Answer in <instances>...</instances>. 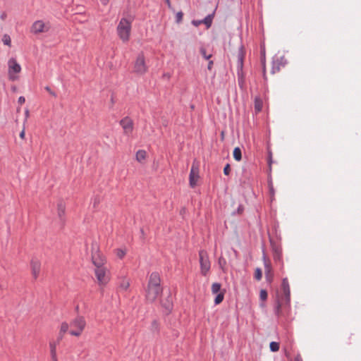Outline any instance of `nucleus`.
Masks as SVG:
<instances>
[{
    "mask_svg": "<svg viewBox=\"0 0 361 361\" xmlns=\"http://www.w3.org/2000/svg\"><path fill=\"white\" fill-rule=\"evenodd\" d=\"M40 268H41V264L38 260L32 259L31 261L32 274L34 279H36L38 277L39 272H40Z\"/></svg>",
    "mask_w": 361,
    "mask_h": 361,
    "instance_id": "a211bd4d",
    "label": "nucleus"
},
{
    "mask_svg": "<svg viewBox=\"0 0 361 361\" xmlns=\"http://www.w3.org/2000/svg\"><path fill=\"white\" fill-rule=\"evenodd\" d=\"M50 30V25L49 23H44L42 20H38L35 21L31 27L30 32L34 35H39L43 32H47Z\"/></svg>",
    "mask_w": 361,
    "mask_h": 361,
    "instance_id": "1a4fd4ad",
    "label": "nucleus"
},
{
    "mask_svg": "<svg viewBox=\"0 0 361 361\" xmlns=\"http://www.w3.org/2000/svg\"><path fill=\"white\" fill-rule=\"evenodd\" d=\"M191 23L195 26L198 27L200 25L203 24L202 20H192Z\"/></svg>",
    "mask_w": 361,
    "mask_h": 361,
    "instance_id": "37998d69",
    "label": "nucleus"
},
{
    "mask_svg": "<svg viewBox=\"0 0 361 361\" xmlns=\"http://www.w3.org/2000/svg\"><path fill=\"white\" fill-rule=\"evenodd\" d=\"M285 305L284 301L277 299L274 307V314L279 318L281 316V306Z\"/></svg>",
    "mask_w": 361,
    "mask_h": 361,
    "instance_id": "6ab92c4d",
    "label": "nucleus"
},
{
    "mask_svg": "<svg viewBox=\"0 0 361 361\" xmlns=\"http://www.w3.org/2000/svg\"><path fill=\"white\" fill-rule=\"evenodd\" d=\"M68 327H69V324L67 322H63L61 325L60 334H64L66 332H67L68 330Z\"/></svg>",
    "mask_w": 361,
    "mask_h": 361,
    "instance_id": "2f4dec72",
    "label": "nucleus"
},
{
    "mask_svg": "<svg viewBox=\"0 0 361 361\" xmlns=\"http://www.w3.org/2000/svg\"><path fill=\"white\" fill-rule=\"evenodd\" d=\"M3 42L5 45H8V46H11V37L9 35H4L3 36Z\"/></svg>",
    "mask_w": 361,
    "mask_h": 361,
    "instance_id": "f704fd0d",
    "label": "nucleus"
},
{
    "mask_svg": "<svg viewBox=\"0 0 361 361\" xmlns=\"http://www.w3.org/2000/svg\"><path fill=\"white\" fill-rule=\"evenodd\" d=\"M116 255L120 259H122L126 255V252L121 249H117Z\"/></svg>",
    "mask_w": 361,
    "mask_h": 361,
    "instance_id": "a19ab883",
    "label": "nucleus"
},
{
    "mask_svg": "<svg viewBox=\"0 0 361 361\" xmlns=\"http://www.w3.org/2000/svg\"><path fill=\"white\" fill-rule=\"evenodd\" d=\"M25 102V99L23 96H20L18 99V103L20 104V105H22L23 104H24Z\"/></svg>",
    "mask_w": 361,
    "mask_h": 361,
    "instance_id": "de8ad7c7",
    "label": "nucleus"
},
{
    "mask_svg": "<svg viewBox=\"0 0 361 361\" xmlns=\"http://www.w3.org/2000/svg\"><path fill=\"white\" fill-rule=\"evenodd\" d=\"M268 187H269V193H270L271 196L274 197V194H275V190L274 188L271 178L268 180Z\"/></svg>",
    "mask_w": 361,
    "mask_h": 361,
    "instance_id": "473e14b6",
    "label": "nucleus"
},
{
    "mask_svg": "<svg viewBox=\"0 0 361 361\" xmlns=\"http://www.w3.org/2000/svg\"><path fill=\"white\" fill-rule=\"evenodd\" d=\"M25 115H26V116H28V115H29V111L28 110L25 111Z\"/></svg>",
    "mask_w": 361,
    "mask_h": 361,
    "instance_id": "13d9d810",
    "label": "nucleus"
},
{
    "mask_svg": "<svg viewBox=\"0 0 361 361\" xmlns=\"http://www.w3.org/2000/svg\"><path fill=\"white\" fill-rule=\"evenodd\" d=\"M200 52L202 57L207 60H209L212 56V54H207L206 49L203 47L200 48Z\"/></svg>",
    "mask_w": 361,
    "mask_h": 361,
    "instance_id": "7c9ffc66",
    "label": "nucleus"
},
{
    "mask_svg": "<svg viewBox=\"0 0 361 361\" xmlns=\"http://www.w3.org/2000/svg\"><path fill=\"white\" fill-rule=\"evenodd\" d=\"M146 155H147V153H146L145 150L140 149L136 152V155H135L136 160L138 162H142V161H144L146 159Z\"/></svg>",
    "mask_w": 361,
    "mask_h": 361,
    "instance_id": "4be33fe9",
    "label": "nucleus"
},
{
    "mask_svg": "<svg viewBox=\"0 0 361 361\" xmlns=\"http://www.w3.org/2000/svg\"><path fill=\"white\" fill-rule=\"evenodd\" d=\"M198 254L200 273L203 276H207L211 269V262L209 260L208 253L204 250H200Z\"/></svg>",
    "mask_w": 361,
    "mask_h": 361,
    "instance_id": "423d86ee",
    "label": "nucleus"
},
{
    "mask_svg": "<svg viewBox=\"0 0 361 361\" xmlns=\"http://www.w3.org/2000/svg\"><path fill=\"white\" fill-rule=\"evenodd\" d=\"M169 8H171V0H164Z\"/></svg>",
    "mask_w": 361,
    "mask_h": 361,
    "instance_id": "864d4df0",
    "label": "nucleus"
},
{
    "mask_svg": "<svg viewBox=\"0 0 361 361\" xmlns=\"http://www.w3.org/2000/svg\"><path fill=\"white\" fill-rule=\"evenodd\" d=\"M119 124L123 130L124 135L128 136L132 134L134 129V123L131 118L129 116L124 117L120 121Z\"/></svg>",
    "mask_w": 361,
    "mask_h": 361,
    "instance_id": "f8f14e48",
    "label": "nucleus"
},
{
    "mask_svg": "<svg viewBox=\"0 0 361 361\" xmlns=\"http://www.w3.org/2000/svg\"><path fill=\"white\" fill-rule=\"evenodd\" d=\"M199 178V166L193 163L189 175V184L192 188H194L197 185Z\"/></svg>",
    "mask_w": 361,
    "mask_h": 361,
    "instance_id": "ddd939ff",
    "label": "nucleus"
},
{
    "mask_svg": "<svg viewBox=\"0 0 361 361\" xmlns=\"http://www.w3.org/2000/svg\"><path fill=\"white\" fill-rule=\"evenodd\" d=\"M231 173V166L229 164H226V166L224 168V173L226 176H229Z\"/></svg>",
    "mask_w": 361,
    "mask_h": 361,
    "instance_id": "ea45409f",
    "label": "nucleus"
},
{
    "mask_svg": "<svg viewBox=\"0 0 361 361\" xmlns=\"http://www.w3.org/2000/svg\"><path fill=\"white\" fill-rule=\"evenodd\" d=\"M96 278L100 285H105L109 281L108 271L104 266H98L94 270Z\"/></svg>",
    "mask_w": 361,
    "mask_h": 361,
    "instance_id": "9d476101",
    "label": "nucleus"
},
{
    "mask_svg": "<svg viewBox=\"0 0 361 361\" xmlns=\"http://www.w3.org/2000/svg\"><path fill=\"white\" fill-rule=\"evenodd\" d=\"M130 30L131 22L125 18H121L117 27V33L123 42L129 40Z\"/></svg>",
    "mask_w": 361,
    "mask_h": 361,
    "instance_id": "20e7f679",
    "label": "nucleus"
},
{
    "mask_svg": "<svg viewBox=\"0 0 361 361\" xmlns=\"http://www.w3.org/2000/svg\"><path fill=\"white\" fill-rule=\"evenodd\" d=\"M221 284L220 283H218V282H215L212 285V293L213 294H216V293H220L221 291H222L221 290Z\"/></svg>",
    "mask_w": 361,
    "mask_h": 361,
    "instance_id": "a878e982",
    "label": "nucleus"
},
{
    "mask_svg": "<svg viewBox=\"0 0 361 361\" xmlns=\"http://www.w3.org/2000/svg\"><path fill=\"white\" fill-rule=\"evenodd\" d=\"M260 55H261V63L262 66H264L265 62H266V57H265V47L264 44H261L260 46Z\"/></svg>",
    "mask_w": 361,
    "mask_h": 361,
    "instance_id": "bb28decb",
    "label": "nucleus"
},
{
    "mask_svg": "<svg viewBox=\"0 0 361 361\" xmlns=\"http://www.w3.org/2000/svg\"><path fill=\"white\" fill-rule=\"evenodd\" d=\"M295 361H302V357H301V356L300 355H298L295 357Z\"/></svg>",
    "mask_w": 361,
    "mask_h": 361,
    "instance_id": "6e6d98bb",
    "label": "nucleus"
},
{
    "mask_svg": "<svg viewBox=\"0 0 361 361\" xmlns=\"http://www.w3.org/2000/svg\"><path fill=\"white\" fill-rule=\"evenodd\" d=\"M8 78L10 80L14 81L18 79V76L16 74L19 73L21 71V66L17 62L14 58H11L8 61Z\"/></svg>",
    "mask_w": 361,
    "mask_h": 361,
    "instance_id": "6e6552de",
    "label": "nucleus"
},
{
    "mask_svg": "<svg viewBox=\"0 0 361 361\" xmlns=\"http://www.w3.org/2000/svg\"><path fill=\"white\" fill-rule=\"evenodd\" d=\"M244 212V207L243 204H239L237 209L235 211H234L232 214L233 215H235V214H242Z\"/></svg>",
    "mask_w": 361,
    "mask_h": 361,
    "instance_id": "e433bc0d",
    "label": "nucleus"
},
{
    "mask_svg": "<svg viewBox=\"0 0 361 361\" xmlns=\"http://www.w3.org/2000/svg\"><path fill=\"white\" fill-rule=\"evenodd\" d=\"M287 63V61L284 56H280L274 58L272 61V66L271 69V73L274 74L278 73L281 70V67H284Z\"/></svg>",
    "mask_w": 361,
    "mask_h": 361,
    "instance_id": "4468645a",
    "label": "nucleus"
},
{
    "mask_svg": "<svg viewBox=\"0 0 361 361\" xmlns=\"http://www.w3.org/2000/svg\"><path fill=\"white\" fill-rule=\"evenodd\" d=\"M161 307L164 309V313L169 314L173 310V304L171 294L165 298L161 300Z\"/></svg>",
    "mask_w": 361,
    "mask_h": 361,
    "instance_id": "2eb2a0df",
    "label": "nucleus"
},
{
    "mask_svg": "<svg viewBox=\"0 0 361 361\" xmlns=\"http://www.w3.org/2000/svg\"><path fill=\"white\" fill-rule=\"evenodd\" d=\"M267 297H268V293H267V291L264 289H262L260 290V293H259V298L262 300L264 301L267 299Z\"/></svg>",
    "mask_w": 361,
    "mask_h": 361,
    "instance_id": "c9c22d12",
    "label": "nucleus"
},
{
    "mask_svg": "<svg viewBox=\"0 0 361 361\" xmlns=\"http://www.w3.org/2000/svg\"><path fill=\"white\" fill-rule=\"evenodd\" d=\"M51 356L53 361H57L56 352L51 353Z\"/></svg>",
    "mask_w": 361,
    "mask_h": 361,
    "instance_id": "8fccbe9b",
    "label": "nucleus"
},
{
    "mask_svg": "<svg viewBox=\"0 0 361 361\" xmlns=\"http://www.w3.org/2000/svg\"><path fill=\"white\" fill-rule=\"evenodd\" d=\"M245 56V50L244 46L241 44L237 53V75L238 82L240 87H243L244 83V74H243V65Z\"/></svg>",
    "mask_w": 361,
    "mask_h": 361,
    "instance_id": "7ed1b4c3",
    "label": "nucleus"
},
{
    "mask_svg": "<svg viewBox=\"0 0 361 361\" xmlns=\"http://www.w3.org/2000/svg\"><path fill=\"white\" fill-rule=\"evenodd\" d=\"M281 290L284 295L283 297L281 298L282 301H284L285 305L290 306V285L288 279L283 278L281 282Z\"/></svg>",
    "mask_w": 361,
    "mask_h": 361,
    "instance_id": "9b49d317",
    "label": "nucleus"
},
{
    "mask_svg": "<svg viewBox=\"0 0 361 361\" xmlns=\"http://www.w3.org/2000/svg\"><path fill=\"white\" fill-rule=\"evenodd\" d=\"M66 205L63 201H60L57 204V213L60 221L64 224L65 222Z\"/></svg>",
    "mask_w": 361,
    "mask_h": 361,
    "instance_id": "f3484780",
    "label": "nucleus"
},
{
    "mask_svg": "<svg viewBox=\"0 0 361 361\" xmlns=\"http://www.w3.org/2000/svg\"><path fill=\"white\" fill-rule=\"evenodd\" d=\"M59 343H57L56 341H50L49 342V348H50V353L56 352V345Z\"/></svg>",
    "mask_w": 361,
    "mask_h": 361,
    "instance_id": "4c0bfd02",
    "label": "nucleus"
},
{
    "mask_svg": "<svg viewBox=\"0 0 361 361\" xmlns=\"http://www.w3.org/2000/svg\"><path fill=\"white\" fill-rule=\"evenodd\" d=\"M130 286V283L128 279H123L119 285V288L123 290H126Z\"/></svg>",
    "mask_w": 361,
    "mask_h": 361,
    "instance_id": "c85d7f7f",
    "label": "nucleus"
},
{
    "mask_svg": "<svg viewBox=\"0 0 361 361\" xmlns=\"http://www.w3.org/2000/svg\"><path fill=\"white\" fill-rule=\"evenodd\" d=\"M254 277L257 281H260L262 279V272L260 268H257L255 269Z\"/></svg>",
    "mask_w": 361,
    "mask_h": 361,
    "instance_id": "72a5a7b5",
    "label": "nucleus"
},
{
    "mask_svg": "<svg viewBox=\"0 0 361 361\" xmlns=\"http://www.w3.org/2000/svg\"><path fill=\"white\" fill-rule=\"evenodd\" d=\"M233 158L235 160L240 161L242 159V152L240 147H236L234 148L233 152Z\"/></svg>",
    "mask_w": 361,
    "mask_h": 361,
    "instance_id": "b1692460",
    "label": "nucleus"
},
{
    "mask_svg": "<svg viewBox=\"0 0 361 361\" xmlns=\"http://www.w3.org/2000/svg\"><path fill=\"white\" fill-rule=\"evenodd\" d=\"M268 164L269 165V167L271 168V165L272 164V153L271 152H269V155H268Z\"/></svg>",
    "mask_w": 361,
    "mask_h": 361,
    "instance_id": "49530a36",
    "label": "nucleus"
},
{
    "mask_svg": "<svg viewBox=\"0 0 361 361\" xmlns=\"http://www.w3.org/2000/svg\"><path fill=\"white\" fill-rule=\"evenodd\" d=\"M63 337V334H59V336H58V338H57V339H56V341H56L57 343H59H59H60V342H61V341L62 340Z\"/></svg>",
    "mask_w": 361,
    "mask_h": 361,
    "instance_id": "3c124183",
    "label": "nucleus"
},
{
    "mask_svg": "<svg viewBox=\"0 0 361 361\" xmlns=\"http://www.w3.org/2000/svg\"><path fill=\"white\" fill-rule=\"evenodd\" d=\"M269 242L274 261L276 265L280 267V270L283 271L284 269V263L283 260L281 245L279 242L274 240L271 238H269Z\"/></svg>",
    "mask_w": 361,
    "mask_h": 361,
    "instance_id": "f03ea898",
    "label": "nucleus"
},
{
    "mask_svg": "<svg viewBox=\"0 0 361 361\" xmlns=\"http://www.w3.org/2000/svg\"><path fill=\"white\" fill-rule=\"evenodd\" d=\"M148 66L146 63L145 56L142 51H140L133 64V73L139 75H143L148 71Z\"/></svg>",
    "mask_w": 361,
    "mask_h": 361,
    "instance_id": "39448f33",
    "label": "nucleus"
},
{
    "mask_svg": "<svg viewBox=\"0 0 361 361\" xmlns=\"http://www.w3.org/2000/svg\"><path fill=\"white\" fill-rule=\"evenodd\" d=\"M255 111L259 113L262 111L263 106V102L260 97H255L254 100Z\"/></svg>",
    "mask_w": 361,
    "mask_h": 361,
    "instance_id": "aec40b11",
    "label": "nucleus"
},
{
    "mask_svg": "<svg viewBox=\"0 0 361 361\" xmlns=\"http://www.w3.org/2000/svg\"><path fill=\"white\" fill-rule=\"evenodd\" d=\"M151 331L154 333H159V324L157 320L154 319L152 321L151 324Z\"/></svg>",
    "mask_w": 361,
    "mask_h": 361,
    "instance_id": "cd10ccee",
    "label": "nucleus"
},
{
    "mask_svg": "<svg viewBox=\"0 0 361 361\" xmlns=\"http://www.w3.org/2000/svg\"><path fill=\"white\" fill-rule=\"evenodd\" d=\"M226 259L223 256H220L218 259V265L223 272L226 271Z\"/></svg>",
    "mask_w": 361,
    "mask_h": 361,
    "instance_id": "393cba45",
    "label": "nucleus"
},
{
    "mask_svg": "<svg viewBox=\"0 0 361 361\" xmlns=\"http://www.w3.org/2000/svg\"><path fill=\"white\" fill-rule=\"evenodd\" d=\"M70 326L74 329L71 330L69 334L72 336H79L86 326V322L83 317L78 316L71 322Z\"/></svg>",
    "mask_w": 361,
    "mask_h": 361,
    "instance_id": "0eeeda50",
    "label": "nucleus"
},
{
    "mask_svg": "<svg viewBox=\"0 0 361 361\" xmlns=\"http://www.w3.org/2000/svg\"><path fill=\"white\" fill-rule=\"evenodd\" d=\"M101 1H102V4L104 5H106L109 1V0H101Z\"/></svg>",
    "mask_w": 361,
    "mask_h": 361,
    "instance_id": "4d7b16f0",
    "label": "nucleus"
},
{
    "mask_svg": "<svg viewBox=\"0 0 361 361\" xmlns=\"http://www.w3.org/2000/svg\"><path fill=\"white\" fill-rule=\"evenodd\" d=\"M262 252H263L262 259H263L264 264L266 277L268 279L270 276V278L271 279L272 274H271V267L270 261H269V258L267 257V255H266L264 249L262 250Z\"/></svg>",
    "mask_w": 361,
    "mask_h": 361,
    "instance_id": "dca6fc26",
    "label": "nucleus"
},
{
    "mask_svg": "<svg viewBox=\"0 0 361 361\" xmlns=\"http://www.w3.org/2000/svg\"><path fill=\"white\" fill-rule=\"evenodd\" d=\"M140 232H141V233H142V235H144V231H143V229H142V228L140 230Z\"/></svg>",
    "mask_w": 361,
    "mask_h": 361,
    "instance_id": "bf43d9fd",
    "label": "nucleus"
},
{
    "mask_svg": "<svg viewBox=\"0 0 361 361\" xmlns=\"http://www.w3.org/2000/svg\"><path fill=\"white\" fill-rule=\"evenodd\" d=\"M25 130L23 129L20 133V137L22 138V139H24L25 138Z\"/></svg>",
    "mask_w": 361,
    "mask_h": 361,
    "instance_id": "5fc2aeb1",
    "label": "nucleus"
},
{
    "mask_svg": "<svg viewBox=\"0 0 361 361\" xmlns=\"http://www.w3.org/2000/svg\"><path fill=\"white\" fill-rule=\"evenodd\" d=\"M92 262L94 264V266L96 267V268H98V266H104L102 261V260L97 261V259H96L94 258V257H92Z\"/></svg>",
    "mask_w": 361,
    "mask_h": 361,
    "instance_id": "79ce46f5",
    "label": "nucleus"
},
{
    "mask_svg": "<svg viewBox=\"0 0 361 361\" xmlns=\"http://www.w3.org/2000/svg\"><path fill=\"white\" fill-rule=\"evenodd\" d=\"M279 343L271 341L269 344L270 350L271 352H277L279 350Z\"/></svg>",
    "mask_w": 361,
    "mask_h": 361,
    "instance_id": "c756f323",
    "label": "nucleus"
},
{
    "mask_svg": "<svg viewBox=\"0 0 361 361\" xmlns=\"http://www.w3.org/2000/svg\"><path fill=\"white\" fill-rule=\"evenodd\" d=\"M183 13L182 11L178 12L176 16V22L177 23H181V21L183 20Z\"/></svg>",
    "mask_w": 361,
    "mask_h": 361,
    "instance_id": "58836bf2",
    "label": "nucleus"
},
{
    "mask_svg": "<svg viewBox=\"0 0 361 361\" xmlns=\"http://www.w3.org/2000/svg\"><path fill=\"white\" fill-rule=\"evenodd\" d=\"M214 17V11L207 15L204 19H202L203 24L205 25L207 28H209L212 25L213 18Z\"/></svg>",
    "mask_w": 361,
    "mask_h": 361,
    "instance_id": "412c9836",
    "label": "nucleus"
},
{
    "mask_svg": "<svg viewBox=\"0 0 361 361\" xmlns=\"http://www.w3.org/2000/svg\"><path fill=\"white\" fill-rule=\"evenodd\" d=\"M44 89L53 97H56V94L51 90V88L49 86H46Z\"/></svg>",
    "mask_w": 361,
    "mask_h": 361,
    "instance_id": "c03bdc74",
    "label": "nucleus"
},
{
    "mask_svg": "<svg viewBox=\"0 0 361 361\" xmlns=\"http://www.w3.org/2000/svg\"><path fill=\"white\" fill-rule=\"evenodd\" d=\"M262 71H263V78L266 81L267 80V76L266 74V64H264V66H262Z\"/></svg>",
    "mask_w": 361,
    "mask_h": 361,
    "instance_id": "09e8293b",
    "label": "nucleus"
},
{
    "mask_svg": "<svg viewBox=\"0 0 361 361\" xmlns=\"http://www.w3.org/2000/svg\"><path fill=\"white\" fill-rule=\"evenodd\" d=\"M355 335L353 334H350V335L348 337L347 340L345 341V343L348 345L352 344V339L353 337H354Z\"/></svg>",
    "mask_w": 361,
    "mask_h": 361,
    "instance_id": "a18cd8bd",
    "label": "nucleus"
},
{
    "mask_svg": "<svg viewBox=\"0 0 361 361\" xmlns=\"http://www.w3.org/2000/svg\"><path fill=\"white\" fill-rule=\"evenodd\" d=\"M214 62L213 61H209L207 68L208 70L211 71L213 66Z\"/></svg>",
    "mask_w": 361,
    "mask_h": 361,
    "instance_id": "603ef678",
    "label": "nucleus"
},
{
    "mask_svg": "<svg viewBox=\"0 0 361 361\" xmlns=\"http://www.w3.org/2000/svg\"><path fill=\"white\" fill-rule=\"evenodd\" d=\"M225 292H226V290H223L220 293H216V296L215 297L214 301V305H217L220 304L224 300Z\"/></svg>",
    "mask_w": 361,
    "mask_h": 361,
    "instance_id": "5701e85b",
    "label": "nucleus"
},
{
    "mask_svg": "<svg viewBox=\"0 0 361 361\" xmlns=\"http://www.w3.org/2000/svg\"><path fill=\"white\" fill-rule=\"evenodd\" d=\"M163 287L161 285V276L157 271L152 272L148 279L145 290V298L149 302H154L162 293Z\"/></svg>",
    "mask_w": 361,
    "mask_h": 361,
    "instance_id": "f257e3e1",
    "label": "nucleus"
}]
</instances>
